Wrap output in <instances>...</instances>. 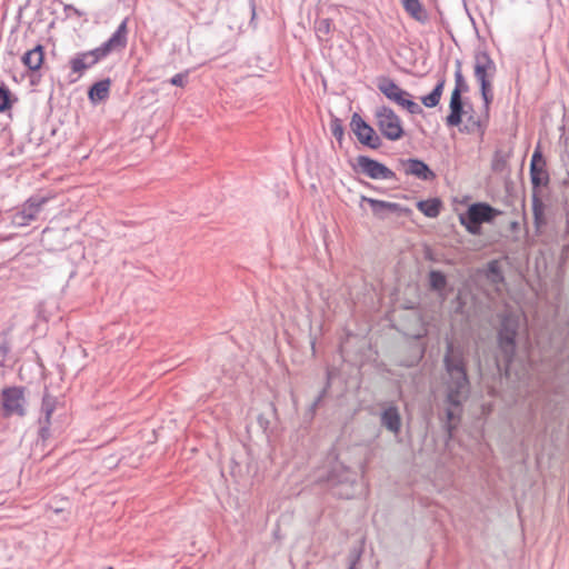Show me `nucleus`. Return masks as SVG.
I'll return each mask as SVG.
<instances>
[{"label": "nucleus", "mask_w": 569, "mask_h": 569, "mask_svg": "<svg viewBox=\"0 0 569 569\" xmlns=\"http://www.w3.org/2000/svg\"><path fill=\"white\" fill-rule=\"evenodd\" d=\"M445 363L449 377L446 381L447 401L452 406V408H448L447 416L448 420L451 422L456 417V412L459 411L461 402L467 398L469 381L461 356L455 351L452 346L448 348Z\"/></svg>", "instance_id": "1"}, {"label": "nucleus", "mask_w": 569, "mask_h": 569, "mask_svg": "<svg viewBox=\"0 0 569 569\" xmlns=\"http://www.w3.org/2000/svg\"><path fill=\"white\" fill-rule=\"evenodd\" d=\"M128 20L124 19L114 33L110 37L108 41L102 43L100 47L81 52L77 54L71 61V69L74 73L81 74L88 68L94 66L98 61L106 58L113 51H120L127 46V28Z\"/></svg>", "instance_id": "2"}, {"label": "nucleus", "mask_w": 569, "mask_h": 569, "mask_svg": "<svg viewBox=\"0 0 569 569\" xmlns=\"http://www.w3.org/2000/svg\"><path fill=\"white\" fill-rule=\"evenodd\" d=\"M500 214V211L486 202L472 203L465 213L459 214V222L471 234L481 233V224L489 223Z\"/></svg>", "instance_id": "3"}, {"label": "nucleus", "mask_w": 569, "mask_h": 569, "mask_svg": "<svg viewBox=\"0 0 569 569\" xmlns=\"http://www.w3.org/2000/svg\"><path fill=\"white\" fill-rule=\"evenodd\" d=\"M379 91L391 102L408 111L411 114H420L423 112L419 103L413 100L410 92L402 89L393 80L389 78H380L378 80Z\"/></svg>", "instance_id": "4"}, {"label": "nucleus", "mask_w": 569, "mask_h": 569, "mask_svg": "<svg viewBox=\"0 0 569 569\" xmlns=\"http://www.w3.org/2000/svg\"><path fill=\"white\" fill-rule=\"evenodd\" d=\"M375 119L378 130L386 139L398 141L405 136L403 122L390 107H378Z\"/></svg>", "instance_id": "5"}, {"label": "nucleus", "mask_w": 569, "mask_h": 569, "mask_svg": "<svg viewBox=\"0 0 569 569\" xmlns=\"http://www.w3.org/2000/svg\"><path fill=\"white\" fill-rule=\"evenodd\" d=\"M493 71L495 62L491 58L486 52L478 53L475 61V77L480 82L481 94L487 110L492 101L491 82L489 77Z\"/></svg>", "instance_id": "6"}, {"label": "nucleus", "mask_w": 569, "mask_h": 569, "mask_svg": "<svg viewBox=\"0 0 569 569\" xmlns=\"http://www.w3.org/2000/svg\"><path fill=\"white\" fill-rule=\"evenodd\" d=\"M519 326V317L508 316L503 319L499 332V347L506 361L505 372L509 373V363L515 352V336Z\"/></svg>", "instance_id": "7"}, {"label": "nucleus", "mask_w": 569, "mask_h": 569, "mask_svg": "<svg viewBox=\"0 0 569 569\" xmlns=\"http://www.w3.org/2000/svg\"><path fill=\"white\" fill-rule=\"evenodd\" d=\"M26 395L21 387H8L1 392V408L4 417L26 415Z\"/></svg>", "instance_id": "8"}, {"label": "nucleus", "mask_w": 569, "mask_h": 569, "mask_svg": "<svg viewBox=\"0 0 569 569\" xmlns=\"http://www.w3.org/2000/svg\"><path fill=\"white\" fill-rule=\"evenodd\" d=\"M47 201L48 198L28 199L21 206V209L13 214L12 224L14 227L28 226L31 221L37 219L39 212L41 211L42 207Z\"/></svg>", "instance_id": "9"}, {"label": "nucleus", "mask_w": 569, "mask_h": 569, "mask_svg": "<svg viewBox=\"0 0 569 569\" xmlns=\"http://www.w3.org/2000/svg\"><path fill=\"white\" fill-rule=\"evenodd\" d=\"M351 129L358 140L370 148H378L380 146V138L375 129L369 126L358 113H355L350 122Z\"/></svg>", "instance_id": "10"}, {"label": "nucleus", "mask_w": 569, "mask_h": 569, "mask_svg": "<svg viewBox=\"0 0 569 569\" xmlns=\"http://www.w3.org/2000/svg\"><path fill=\"white\" fill-rule=\"evenodd\" d=\"M357 162L361 171L371 179L388 180L393 177V172L389 168L368 157H358Z\"/></svg>", "instance_id": "11"}, {"label": "nucleus", "mask_w": 569, "mask_h": 569, "mask_svg": "<svg viewBox=\"0 0 569 569\" xmlns=\"http://www.w3.org/2000/svg\"><path fill=\"white\" fill-rule=\"evenodd\" d=\"M530 178L533 187L547 186L549 173L546 168V160L539 149L535 150L530 162Z\"/></svg>", "instance_id": "12"}, {"label": "nucleus", "mask_w": 569, "mask_h": 569, "mask_svg": "<svg viewBox=\"0 0 569 569\" xmlns=\"http://www.w3.org/2000/svg\"><path fill=\"white\" fill-rule=\"evenodd\" d=\"M402 168L406 174L413 176L421 180H431L435 178V174L430 168L418 159H409L403 161Z\"/></svg>", "instance_id": "13"}, {"label": "nucleus", "mask_w": 569, "mask_h": 569, "mask_svg": "<svg viewBox=\"0 0 569 569\" xmlns=\"http://www.w3.org/2000/svg\"><path fill=\"white\" fill-rule=\"evenodd\" d=\"M23 66L31 72L39 71L44 61V49L41 44L28 50L21 57Z\"/></svg>", "instance_id": "14"}, {"label": "nucleus", "mask_w": 569, "mask_h": 569, "mask_svg": "<svg viewBox=\"0 0 569 569\" xmlns=\"http://www.w3.org/2000/svg\"><path fill=\"white\" fill-rule=\"evenodd\" d=\"M450 113L447 117L448 126H459L461 123L462 116V101L461 93H459V89H453L450 98Z\"/></svg>", "instance_id": "15"}, {"label": "nucleus", "mask_w": 569, "mask_h": 569, "mask_svg": "<svg viewBox=\"0 0 569 569\" xmlns=\"http://www.w3.org/2000/svg\"><path fill=\"white\" fill-rule=\"evenodd\" d=\"M363 200L368 201L372 208L373 213L377 216H380V217H381L382 211H390V212L405 213V214L410 213L409 209H403V208H401L400 204L395 203V202H388V201H382V200H377V199H371V198H366V197H363Z\"/></svg>", "instance_id": "16"}, {"label": "nucleus", "mask_w": 569, "mask_h": 569, "mask_svg": "<svg viewBox=\"0 0 569 569\" xmlns=\"http://www.w3.org/2000/svg\"><path fill=\"white\" fill-rule=\"evenodd\" d=\"M405 11L415 20L426 22L428 14L419 0H400Z\"/></svg>", "instance_id": "17"}, {"label": "nucleus", "mask_w": 569, "mask_h": 569, "mask_svg": "<svg viewBox=\"0 0 569 569\" xmlns=\"http://www.w3.org/2000/svg\"><path fill=\"white\" fill-rule=\"evenodd\" d=\"M110 87V79H104L99 82H96L88 92L89 99L94 103L106 100L109 97Z\"/></svg>", "instance_id": "18"}, {"label": "nucleus", "mask_w": 569, "mask_h": 569, "mask_svg": "<svg viewBox=\"0 0 569 569\" xmlns=\"http://www.w3.org/2000/svg\"><path fill=\"white\" fill-rule=\"evenodd\" d=\"M417 208L428 218H437L440 213L441 201L438 198L421 200L417 202Z\"/></svg>", "instance_id": "19"}, {"label": "nucleus", "mask_w": 569, "mask_h": 569, "mask_svg": "<svg viewBox=\"0 0 569 569\" xmlns=\"http://www.w3.org/2000/svg\"><path fill=\"white\" fill-rule=\"evenodd\" d=\"M382 423L392 432H398L401 426V420L397 408L389 407L382 413Z\"/></svg>", "instance_id": "20"}, {"label": "nucleus", "mask_w": 569, "mask_h": 569, "mask_svg": "<svg viewBox=\"0 0 569 569\" xmlns=\"http://www.w3.org/2000/svg\"><path fill=\"white\" fill-rule=\"evenodd\" d=\"M445 82V79H441L429 94L421 98V102L425 107L435 108L439 104L443 92Z\"/></svg>", "instance_id": "21"}, {"label": "nucleus", "mask_w": 569, "mask_h": 569, "mask_svg": "<svg viewBox=\"0 0 569 569\" xmlns=\"http://www.w3.org/2000/svg\"><path fill=\"white\" fill-rule=\"evenodd\" d=\"M57 403L58 401L54 397L48 393L43 396L41 410L42 413L44 415L42 423L46 428H48L51 425L52 413L57 408Z\"/></svg>", "instance_id": "22"}, {"label": "nucleus", "mask_w": 569, "mask_h": 569, "mask_svg": "<svg viewBox=\"0 0 569 569\" xmlns=\"http://www.w3.org/2000/svg\"><path fill=\"white\" fill-rule=\"evenodd\" d=\"M316 33L320 40L328 41L331 37L333 24L329 18H323L316 21Z\"/></svg>", "instance_id": "23"}, {"label": "nucleus", "mask_w": 569, "mask_h": 569, "mask_svg": "<svg viewBox=\"0 0 569 569\" xmlns=\"http://www.w3.org/2000/svg\"><path fill=\"white\" fill-rule=\"evenodd\" d=\"M532 213L537 228H540L542 224H545V204L537 197H535L532 201Z\"/></svg>", "instance_id": "24"}, {"label": "nucleus", "mask_w": 569, "mask_h": 569, "mask_svg": "<svg viewBox=\"0 0 569 569\" xmlns=\"http://www.w3.org/2000/svg\"><path fill=\"white\" fill-rule=\"evenodd\" d=\"M429 283L431 289L442 291L447 286L446 276L437 270H432L429 273Z\"/></svg>", "instance_id": "25"}, {"label": "nucleus", "mask_w": 569, "mask_h": 569, "mask_svg": "<svg viewBox=\"0 0 569 569\" xmlns=\"http://www.w3.org/2000/svg\"><path fill=\"white\" fill-rule=\"evenodd\" d=\"M10 91L4 87H0V112L8 110L11 107Z\"/></svg>", "instance_id": "26"}, {"label": "nucleus", "mask_w": 569, "mask_h": 569, "mask_svg": "<svg viewBox=\"0 0 569 569\" xmlns=\"http://www.w3.org/2000/svg\"><path fill=\"white\" fill-rule=\"evenodd\" d=\"M331 133L337 140L341 141L343 138V128L338 119H335L330 123Z\"/></svg>", "instance_id": "27"}, {"label": "nucleus", "mask_w": 569, "mask_h": 569, "mask_svg": "<svg viewBox=\"0 0 569 569\" xmlns=\"http://www.w3.org/2000/svg\"><path fill=\"white\" fill-rule=\"evenodd\" d=\"M488 272L493 276V280H501L498 261H490L488 263Z\"/></svg>", "instance_id": "28"}, {"label": "nucleus", "mask_w": 569, "mask_h": 569, "mask_svg": "<svg viewBox=\"0 0 569 569\" xmlns=\"http://www.w3.org/2000/svg\"><path fill=\"white\" fill-rule=\"evenodd\" d=\"M455 79H456V87H455V89H459V93H461L465 90L466 84H465L463 76H462L460 69H458L455 72Z\"/></svg>", "instance_id": "29"}, {"label": "nucleus", "mask_w": 569, "mask_h": 569, "mask_svg": "<svg viewBox=\"0 0 569 569\" xmlns=\"http://www.w3.org/2000/svg\"><path fill=\"white\" fill-rule=\"evenodd\" d=\"M170 83L178 87H184L186 84V74L177 73L170 79Z\"/></svg>", "instance_id": "30"}]
</instances>
